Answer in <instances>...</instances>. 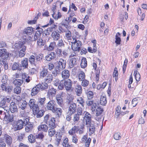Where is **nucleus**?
Wrapping results in <instances>:
<instances>
[{
  "label": "nucleus",
  "instance_id": "412c9836",
  "mask_svg": "<svg viewBox=\"0 0 147 147\" xmlns=\"http://www.w3.org/2000/svg\"><path fill=\"white\" fill-rule=\"evenodd\" d=\"M21 67H23L24 69H26L28 66V59L27 58H24L21 61V64L20 65Z\"/></svg>",
  "mask_w": 147,
  "mask_h": 147
},
{
  "label": "nucleus",
  "instance_id": "1a4fd4ad",
  "mask_svg": "<svg viewBox=\"0 0 147 147\" xmlns=\"http://www.w3.org/2000/svg\"><path fill=\"white\" fill-rule=\"evenodd\" d=\"M34 56L37 67H38L42 61L43 55L42 54H35Z\"/></svg>",
  "mask_w": 147,
  "mask_h": 147
},
{
  "label": "nucleus",
  "instance_id": "a211bd4d",
  "mask_svg": "<svg viewBox=\"0 0 147 147\" xmlns=\"http://www.w3.org/2000/svg\"><path fill=\"white\" fill-rule=\"evenodd\" d=\"M25 125H26L25 129L26 132H31L32 131L34 127L33 124L29 121L28 122L27 124H25Z\"/></svg>",
  "mask_w": 147,
  "mask_h": 147
},
{
  "label": "nucleus",
  "instance_id": "2eb2a0df",
  "mask_svg": "<svg viewBox=\"0 0 147 147\" xmlns=\"http://www.w3.org/2000/svg\"><path fill=\"white\" fill-rule=\"evenodd\" d=\"M9 110L12 113L17 112L18 111V109L16 103L13 102H11Z\"/></svg>",
  "mask_w": 147,
  "mask_h": 147
},
{
  "label": "nucleus",
  "instance_id": "b1692460",
  "mask_svg": "<svg viewBox=\"0 0 147 147\" xmlns=\"http://www.w3.org/2000/svg\"><path fill=\"white\" fill-rule=\"evenodd\" d=\"M61 74L63 78L65 79H67L70 76L69 71L68 70H64L62 72Z\"/></svg>",
  "mask_w": 147,
  "mask_h": 147
},
{
  "label": "nucleus",
  "instance_id": "6e6552de",
  "mask_svg": "<svg viewBox=\"0 0 147 147\" xmlns=\"http://www.w3.org/2000/svg\"><path fill=\"white\" fill-rule=\"evenodd\" d=\"M103 111V109L100 107L97 108L96 110V117L95 118L96 120L99 121L101 119L102 117L101 115Z\"/></svg>",
  "mask_w": 147,
  "mask_h": 147
},
{
  "label": "nucleus",
  "instance_id": "9d476101",
  "mask_svg": "<svg viewBox=\"0 0 147 147\" xmlns=\"http://www.w3.org/2000/svg\"><path fill=\"white\" fill-rule=\"evenodd\" d=\"M66 60L60 59L57 61V67L59 69H63L65 68L66 67Z\"/></svg>",
  "mask_w": 147,
  "mask_h": 147
},
{
  "label": "nucleus",
  "instance_id": "6e6d98bb",
  "mask_svg": "<svg viewBox=\"0 0 147 147\" xmlns=\"http://www.w3.org/2000/svg\"><path fill=\"white\" fill-rule=\"evenodd\" d=\"M80 116L76 114L74 115L73 121L75 123H77L80 120Z\"/></svg>",
  "mask_w": 147,
  "mask_h": 147
},
{
  "label": "nucleus",
  "instance_id": "f8f14e48",
  "mask_svg": "<svg viewBox=\"0 0 147 147\" xmlns=\"http://www.w3.org/2000/svg\"><path fill=\"white\" fill-rule=\"evenodd\" d=\"M7 114L4 120L7 122H12L13 121L14 116L13 115H10L9 114V110H6Z\"/></svg>",
  "mask_w": 147,
  "mask_h": 147
},
{
  "label": "nucleus",
  "instance_id": "7c9ffc66",
  "mask_svg": "<svg viewBox=\"0 0 147 147\" xmlns=\"http://www.w3.org/2000/svg\"><path fill=\"white\" fill-rule=\"evenodd\" d=\"M38 84L40 86L41 91L47 89L48 87V85L46 82H42L41 84L39 83Z\"/></svg>",
  "mask_w": 147,
  "mask_h": 147
},
{
  "label": "nucleus",
  "instance_id": "e2e57ef3",
  "mask_svg": "<svg viewBox=\"0 0 147 147\" xmlns=\"http://www.w3.org/2000/svg\"><path fill=\"white\" fill-rule=\"evenodd\" d=\"M52 17L55 19H58L60 18L61 17V14L59 12H58V14L57 15H55L54 13L52 15Z\"/></svg>",
  "mask_w": 147,
  "mask_h": 147
},
{
  "label": "nucleus",
  "instance_id": "bf43d9fd",
  "mask_svg": "<svg viewBox=\"0 0 147 147\" xmlns=\"http://www.w3.org/2000/svg\"><path fill=\"white\" fill-rule=\"evenodd\" d=\"M36 101L35 100L33 99H31L29 102V105L31 109H32V108H33V106L35 105V104Z\"/></svg>",
  "mask_w": 147,
  "mask_h": 147
},
{
  "label": "nucleus",
  "instance_id": "c756f323",
  "mask_svg": "<svg viewBox=\"0 0 147 147\" xmlns=\"http://www.w3.org/2000/svg\"><path fill=\"white\" fill-rule=\"evenodd\" d=\"M12 69L13 70H21L22 69L20 64L18 63H14L12 67Z\"/></svg>",
  "mask_w": 147,
  "mask_h": 147
},
{
  "label": "nucleus",
  "instance_id": "0eeeda50",
  "mask_svg": "<svg viewBox=\"0 0 147 147\" xmlns=\"http://www.w3.org/2000/svg\"><path fill=\"white\" fill-rule=\"evenodd\" d=\"M64 87L66 90L67 91H72L73 88L72 87V82L71 80L68 79L64 80Z\"/></svg>",
  "mask_w": 147,
  "mask_h": 147
},
{
  "label": "nucleus",
  "instance_id": "72a5a7b5",
  "mask_svg": "<svg viewBox=\"0 0 147 147\" xmlns=\"http://www.w3.org/2000/svg\"><path fill=\"white\" fill-rule=\"evenodd\" d=\"M7 143L9 145H10L12 143V138L7 134H5L4 136Z\"/></svg>",
  "mask_w": 147,
  "mask_h": 147
},
{
  "label": "nucleus",
  "instance_id": "7ed1b4c3",
  "mask_svg": "<svg viewBox=\"0 0 147 147\" xmlns=\"http://www.w3.org/2000/svg\"><path fill=\"white\" fill-rule=\"evenodd\" d=\"M24 45V42H20L15 44V46L17 49H20L19 53V55L21 57H24L26 53L25 51L26 50V47Z\"/></svg>",
  "mask_w": 147,
  "mask_h": 147
},
{
  "label": "nucleus",
  "instance_id": "4d7b16f0",
  "mask_svg": "<svg viewBox=\"0 0 147 147\" xmlns=\"http://www.w3.org/2000/svg\"><path fill=\"white\" fill-rule=\"evenodd\" d=\"M7 113L5 111L0 110V119L4 120Z\"/></svg>",
  "mask_w": 147,
  "mask_h": 147
},
{
  "label": "nucleus",
  "instance_id": "e433bc0d",
  "mask_svg": "<svg viewBox=\"0 0 147 147\" xmlns=\"http://www.w3.org/2000/svg\"><path fill=\"white\" fill-rule=\"evenodd\" d=\"M78 129V126H74L69 131V133L70 135H73L77 131Z\"/></svg>",
  "mask_w": 147,
  "mask_h": 147
},
{
  "label": "nucleus",
  "instance_id": "09e8293b",
  "mask_svg": "<svg viewBox=\"0 0 147 147\" xmlns=\"http://www.w3.org/2000/svg\"><path fill=\"white\" fill-rule=\"evenodd\" d=\"M79 79L80 81H82L85 79V73L82 71L80 72L78 76Z\"/></svg>",
  "mask_w": 147,
  "mask_h": 147
},
{
  "label": "nucleus",
  "instance_id": "f3484780",
  "mask_svg": "<svg viewBox=\"0 0 147 147\" xmlns=\"http://www.w3.org/2000/svg\"><path fill=\"white\" fill-rule=\"evenodd\" d=\"M35 30L34 28L32 27H27L24 29L23 33L24 34H26L28 36L32 34V32H33Z\"/></svg>",
  "mask_w": 147,
  "mask_h": 147
},
{
  "label": "nucleus",
  "instance_id": "37998d69",
  "mask_svg": "<svg viewBox=\"0 0 147 147\" xmlns=\"http://www.w3.org/2000/svg\"><path fill=\"white\" fill-rule=\"evenodd\" d=\"M62 138V136L60 134L58 135H57L56 139H55L56 142H55V144L56 145H59L61 141Z\"/></svg>",
  "mask_w": 147,
  "mask_h": 147
},
{
  "label": "nucleus",
  "instance_id": "f257e3e1",
  "mask_svg": "<svg viewBox=\"0 0 147 147\" xmlns=\"http://www.w3.org/2000/svg\"><path fill=\"white\" fill-rule=\"evenodd\" d=\"M55 101L53 100H50L47 103V106L48 110H51L53 113H56V117H59L61 115L62 111L60 108H57L55 107Z\"/></svg>",
  "mask_w": 147,
  "mask_h": 147
},
{
  "label": "nucleus",
  "instance_id": "423d86ee",
  "mask_svg": "<svg viewBox=\"0 0 147 147\" xmlns=\"http://www.w3.org/2000/svg\"><path fill=\"white\" fill-rule=\"evenodd\" d=\"M11 100L10 98H8L7 97L1 98L0 101V107L3 108L5 110L7 104L10 102Z\"/></svg>",
  "mask_w": 147,
  "mask_h": 147
},
{
  "label": "nucleus",
  "instance_id": "864d4df0",
  "mask_svg": "<svg viewBox=\"0 0 147 147\" xmlns=\"http://www.w3.org/2000/svg\"><path fill=\"white\" fill-rule=\"evenodd\" d=\"M21 88L19 86H17L14 90V93L17 94H20L21 92Z\"/></svg>",
  "mask_w": 147,
  "mask_h": 147
},
{
  "label": "nucleus",
  "instance_id": "39448f33",
  "mask_svg": "<svg viewBox=\"0 0 147 147\" xmlns=\"http://www.w3.org/2000/svg\"><path fill=\"white\" fill-rule=\"evenodd\" d=\"M29 119L28 118L24 119L23 120L20 119L18 120L17 122L16 127V130H20L22 129L23 127V125L27 124L28 122H29Z\"/></svg>",
  "mask_w": 147,
  "mask_h": 147
},
{
  "label": "nucleus",
  "instance_id": "58836bf2",
  "mask_svg": "<svg viewBox=\"0 0 147 147\" xmlns=\"http://www.w3.org/2000/svg\"><path fill=\"white\" fill-rule=\"evenodd\" d=\"M15 86H21L23 83V80L22 79H16L13 82Z\"/></svg>",
  "mask_w": 147,
  "mask_h": 147
},
{
  "label": "nucleus",
  "instance_id": "f704fd0d",
  "mask_svg": "<svg viewBox=\"0 0 147 147\" xmlns=\"http://www.w3.org/2000/svg\"><path fill=\"white\" fill-rule=\"evenodd\" d=\"M89 125V134L91 135L94 134L95 131V127L94 125L92 124H90Z\"/></svg>",
  "mask_w": 147,
  "mask_h": 147
},
{
  "label": "nucleus",
  "instance_id": "bb28decb",
  "mask_svg": "<svg viewBox=\"0 0 147 147\" xmlns=\"http://www.w3.org/2000/svg\"><path fill=\"white\" fill-rule=\"evenodd\" d=\"M48 126L46 124H42L39 125L38 127V129L39 131H42L45 132H47L48 128Z\"/></svg>",
  "mask_w": 147,
  "mask_h": 147
},
{
  "label": "nucleus",
  "instance_id": "cd10ccee",
  "mask_svg": "<svg viewBox=\"0 0 147 147\" xmlns=\"http://www.w3.org/2000/svg\"><path fill=\"white\" fill-rule=\"evenodd\" d=\"M29 61L31 64L37 67L35 60V56L34 55H31L29 57Z\"/></svg>",
  "mask_w": 147,
  "mask_h": 147
},
{
  "label": "nucleus",
  "instance_id": "0e129e2a",
  "mask_svg": "<svg viewBox=\"0 0 147 147\" xmlns=\"http://www.w3.org/2000/svg\"><path fill=\"white\" fill-rule=\"evenodd\" d=\"M41 36L38 35V33H35L34 36L33 41H35L36 40H37V41L39 39H40L42 38Z\"/></svg>",
  "mask_w": 147,
  "mask_h": 147
},
{
  "label": "nucleus",
  "instance_id": "f03ea898",
  "mask_svg": "<svg viewBox=\"0 0 147 147\" xmlns=\"http://www.w3.org/2000/svg\"><path fill=\"white\" fill-rule=\"evenodd\" d=\"M7 82L8 79L6 78L5 76V78L3 77L2 79V83L1 84L0 86L3 91L10 93L13 90V87L11 85L9 84Z\"/></svg>",
  "mask_w": 147,
  "mask_h": 147
},
{
  "label": "nucleus",
  "instance_id": "9b49d317",
  "mask_svg": "<svg viewBox=\"0 0 147 147\" xmlns=\"http://www.w3.org/2000/svg\"><path fill=\"white\" fill-rule=\"evenodd\" d=\"M78 58L76 57H72L69 60V67L71 68L77 65L78 63Z\"/></svg>",
  "mask_w": 147,
  "mask_h": 147
},
{
  "label": "nucleus",
  "instance_id": "052dcab7",
  "mask_svg": "<svg viewBox=\"0 0 147 147\" xmlns=\"http://www.w3.org/2000/svg\"><path fill=\"white\" fill-rule=\"evenodd\" d=\"M87 96L89 99H90L92 98L94 96V94L92 91H89L87 93Z\"/></svg>",
  "mask_w": 147,
  "mask_h": 147
},
{
  "label": "nucleus",
  "instance_id": "79ce46f5",
  "mask_svg": "<svg viewBox=\"0 0 147 147\" xmlns=\"http://www.w3.org/2000/svg\"><path fill=\"white\" fill-rule=\"evenodd\" d=\"M100 104L101 105L105 106L107 104V98L105 96H101L100 97Z\"/></svg>",
  "mask_w": 147,
  "mask_h": 147
},
{
  "label": "nucleus",
  "instance_id": "3c124183",
  "mask_svg": "<svg viewBox=\"0 0 147 147\" xmlns=\"http://www.w3.org/2000/svg\"><path fill=\"white\" fill-rule=\"evenodd\" d=\"M64 80L61 81L58 86V88L60 90H62L64 87Z\"/></svg>",
  "mask_w": 147,
  "mask_h": 147
},
{
  "label": "nucleus",
  "instance_id": "a18cd8bd",
  "mask_svg": "<svg viewBox=\"0 0 147 147\" xmlns=\"http://www.w3.org/2000/svg\"><path fill=\"white\" fill-rule=\"evenodd\" d=\"M56 46V43L54 41L50 43L49 46L47 48V50L49 51H52L54 48Z\"/></svg>",
  "mask_w": 147,
  "mask_h": 147
},
{
  "label": "nucleus",
  "instance_id": "5fc2aeb1",
  "mask_svg": "<svg viewBox=\"0 0 147 147\" xmlns=\"http://www.w3.org/2000/svg\"><path fill=\"white\" fill-rule=\"evenodd\" d=\"M47 73L48 70L47 69H44L40 73V77H44L46 76L47 75Z\"/></svg>",
  "mask_w": 147,
  "mask_h": 147
},
{
  "label": "nucleus",
  "instance_id": "20e7f679",
  "mask_svg": "<svg viewBox=\"0 0 147 147\" xmlns=\"http://www.w3.org/2000/svg\"><path fill=\"white\" fill-rule=\"evenodd\" d=\"M72 43L71 48L74 51L79 52L82 45L81 42L79 40H77L76 39L74 38L73 41L71 42Z\"/></svg>",
  "mask_w": 147,
  "mask_h": 147
},
{
  "label": "nucleus",
  "instance_id": "a878e982",
  "mask_svg": "<svg viewBox=\"0 0 147 147\" xmlns=\"http://www.w3.org/2000/svg\"><path fill=\"white\" fill-rule=\"evenodd\" d=\"M35 134H30L28 136V139L29 142L31 144L34 143L36 142V137L34 136Z\"/></svg>",
  "mask_w": 147,
  "mask_h": 147
},
{
  "label": "nucleus",
  "instance_id": "c85d7f7f",
  "mask_svg": "<svg viewBox=\"0 0 147 147\" xmlns=\"http://www.w3.org/2000/svg\"><path fill=\"white\" fill-rule=\"evenodd\" d=\"M27 103L25 100L23 102H20L18 103L19 108L20 109L24 110L26 107Z\"/></svg>",
  "mask_w": 147,
  "mask_h": 147
},
{
  "label": "nucleus",
  "instance_id": "5701e85b",
  "mask_svg": "<svg viewBox=\"0 0 147 147\" xmlns=\"http://www.w3.org/2000/svg\"><path fill=\"white\" fill-rule=\"evenodd\" d=\"M57 90L53 87L49 88V91L48 92V95L49 96L53 97L56 94Z\"/></svg>",
  "mask_w": 147,
  "mask_h": 147
},
{
  "label": "nucleus",
  "instance_id": "de8ad7c7",
  "mask_svg": "<svg viewBox=\"0 0 147 147\" xmlns=\"http://www.w3.org/2000/svg\"><path fill=\"white\" fill-rule=\"evenodd\" d=\"M134 75L137 81L138 82L140 79V75L139 73H138V71L135 70L134 71Z\"/></svg>",
  "mask_w": 147,
  "mask_h": 147
},
{
  "label": "nucleus",
  "instance_id": "dca6fc26",
  "mask_svg": "<svg viewBox=\"0 0 147 147\" xmlns=\"http://www.w3.org/2000/svg\"><path fill=\"white\" fill-rule=\"evenodd\" d=\"M76 107L77 106L76 104L74 103H72L70 104L67 112L74 114L76 111Z\"/></svg>",
  "mask_w": 147,
  "mask_h": 147
},
{
  "label": "nucleus",
  "instance_id": "aec40b11",
  "mask_svg": "<svg viewBox=\"0 0 147 147\" xmlns=\"http://www.w3.org/2000/svg\"><path fill=\"white\" fill-rule=\"evenodd\" d=\"M86 125L90 124L91 121V115L89 113L86 112L84 116Z\"/></svg>",
  "mask_w": 147,
  "mask_h": 147
},
{
  "label": "nucleus",
  "instance_id": "393cba45",
  "mask_svg": "<svg viewBox=\"0 0 147 147\" xmlns=\"http://www.w3.org/2000/svg\"><path fill=\"white\" fill-rule=\"evenodd\" d=\"M56 56L55 53L54 52H52L46 56V59L47 61H50L55 58Z\"/></svg>",
  "mask_w": 147,
  "mask_h": 147
},
{
  "label": "nucleus",
  "instance_id": "a19ab883",
  "mask_svg": "<svg viewBox=\"0 0 147 147\" xmlns=\"http://www.w3.org/2000/svg\"><path fill=\"white\" fill-rule=\"evenodd\" d=\"M55 128H50L48 130V132L49 135L51 137L53 136L56 133V130L55 129Z\"/></svg>",
  "mask_w": 147,
  "mask_h": 147
},
{
  "label": "nucleus",
  "instance_id": "c03bdc74",
  "mask_svg": "<svg viewBox=\"0 0 147 147\" xmlns=\"http://www.w3.org/2000/svg\"><path fill=\"white\" fill-rule=\"evenodd\" d=\"M121 133L119 132H115L113 135L114 138L116 140H119L121 138Z\"/></svg>",
  "mask_w": 147,
  "mask_h": 147
},
{
  "label": "nucleus",
  "instance_id": "ddd939ff",
  "mask_svg": "<svg viewBox=\"0 0 147 147\" xmlns=\"http://www.w3.org/2000/svg\"><path fill=\"white\" fill-rule=\"evenodd\" d=\"M61 32L58 30L53 31L51 34V36L54 41L58 40L60 38V34Z\"/></svg>",
  "mask_w": 147,
  "mask_h": 147
},
{
  "label": "nucleus",
  "instance_id": "8fccbe9b",
  "mask_svg": "<svg viewBox=\"0 0 147 147\" xmlns=\"http://www.w3.org/2000/svg\"><path fill=\"white\" fill-rule=\"evenodd\" d=\"M6 49H0V57H3L5 55H8V54L6 52Z\"/></svg>",
  "mask_w": 147,
  "mask_h": 147
},
{
  "label": "nucleus",
  "instance_id": "ea45409f",
  "mask_svg": "<svg viewBox=\"0 0 147 147\" xmlns=\"http://www.w3.org/2000/svg\"><path fill=\"white\" fill-rule=\"evenodd\" d=\"M87 61L86 58L83 57L82 59L81 62L80 64L81 67L84 68L87 66Z\"/></svg>",
  "mask_w": 147,
  "mask_h": 147
},
{
  "label": "nucleus",
  "instance_id": "4468645a",
  "mask_svg": "<svg viewBox=\"0 0 147 147\" xmlns=\"http://www.w3.org/2000/svg\"><path fill=\"white\" fill-rule=\"evenodd\" d=\"M55 118L54 117L51 118L50 120H48V121L46 122V124L49 128H56V125L55 124Z\"/></svg>",
  "mask_w": 147,
  "mask_h": 147
},
{
  "label": "nucleus",
  "instance_id": "603ef678",
  "mask_svg": "<svg viewBox=\"0 0 147 147\" xmlns=\"http://www.w3.org/2000/svg\"><path fill=\"white\" fill-rule=\"evenodd\" d=\"M37 45L39 47H41L45 45V43L43 41L42 38L39 39L38 40L37 42Z\"/></svg>",
  "mask_w": 147,
  "mask_h": 147
},
{
  "label": "nucleus",
  "instance_id": "2f4dec72",
  "mask_svg": "<svg viewBox=\"0 0 147 147\" xmlns=\"http://www.w3.org/2000/svg\"><path fill=\"white\" fill-rule=\"evenodd\" d=\"M88 140L90 141V143L91 142V139L90 138H88V136L86 135H84L81 139V142L82 143H85V146L87 145V142Z\"/></svg>",
  "mask_w": 147,
  "mask_h": 147
},
{
  "label": "nucleus",
  "instance_id": "49530a36",
  "mask_svg": "<svg viewBox=\"0 0 147 147\" xmlns=\"http://www.w3.org/2000/svg\"><path fill=\"white\" fill-rule=\"evenodd\" d=\"M53 76L51 74H49L45 79V80L47 83H50L53 79Z\"/></svg>",
  "mask_w": 147,
  "mask_h": 147
},
{
  "label": "nucleus",
  "instance_id": "680f3d73",
  "mask_svg": "<svg viewBox=\"0 0 147 147\" xmlns=\"http://www.w3.org/2000/svg\"><path fill=\"white\" fill-rule=\"evenodd\" d=\"M77 101L79 103L81 106H82V107H84L85 102L83 98L82 97H80L77 100Z\"/></svg>",
  "mask_w": 147,
  "mask_h": 147
},
{
  "label": "nucleus",
  "instance_id": "774afa93",
  "mask_svg": "<svg viewBox=\"0 0 147 147\" xmlns=\"http://www.w3.org/2000/svg\"><path fill=\"white\" fill-rule=\"evenodd\" d=\"M25 136L24 134H20L18 136L17 140L19 141H22Z\"/></svg>",
  "mask_w": 147,
  "mask_h": 147
},
{
  "label": "nucleus",
  "instance_id": "13d9d810",
  "mask_svg": "<svg viewBox=\"0 0 147 147\" xmlns=\"http://www.w3.org/2000/svg\"><path fill=\"white\" fill-rule=\"evenodd\" d=\"M57 45L59 47L62 48L64 47L65 44L63 43V40L61 39L58 40Z\"/></svg>",
  "mask_w": 147,
  "mask_h": 147
},
{
  "label": "nucleus",
  "instance_id": "4be33fe9",
  "mask_svg": "<svg viewBox=\"0 0 147 147\" xmlns=\"http://www.w3.org/2000/svg\"><path fill=\"white\" fill-rule=\"evenodd\" d=\"M45 111L42 110H39V109L38 110H36L34 112V115H36L37 118H40L43 115Z\"/></svg>",
  "mask_w": 147,
  "mask_h": 147
},
{
  "label": "nucleus",
  "instance_id": "c9c22d12",
  "mask_svg": "<svg viewBox=\"0 0 147 147\" xmlns=\"http://www.w3.org/2000/svg\"><path fill=\"white\" fill-rule=\"evenodd\" d=\"M65 36L66 38L68 40H71L72 38H74L72 36H71V32L68 30H67L65 31Z\"/></svg>",
  "mask_w": 147,
  "mask_h": 147
},
{
  "label": "nucleus",
  "instance_id": "6ab92c4d",
  "mask_svg": "<svg viewBox=\"0 0 147 147\" xmlns=\"http://www.w3.org/2000/svg\"><path fill=\"white\" fill-rule=\"evenodd\" d=\"M41 90L40 88V86L38 84L32 90L31 95L32 96L36 95Z\"/></svg>",
  "mask_w": 147,
  "mask_h": 147
},
{
  "label": "nucleus",
  "instance_id": "473e14b6",
  "mask_svg": "<svg viewBox=\"0 0 147 147\" xmlns=\"http://www.w3.org/2000/svg\"><path fill=\"white\" fill-rule=\"evenodd\" d=\"M56 98L58 104L62 107L63 105V100L61 95L60 94L57 95Z\"/></svg>",
  "mask_w": 147,
  "mask_h": 147
},
{
  "label": "nucleus",
  "instance_id": "338daca9",
  "mask_svg": "<svg viewBox=\"0 0 147 147\" xmlns=\"http://www.w3.org/2000/svg\"><path fill=\"white\" fill-rule=\"evenodd\" d=\"M73 114L67 112L66 114V120L67 121H69L71 118V115Z\"/></svg>",
  "mask_w": 147,
  "mask_h": 147
},
{
  "label": "nucleus",
  "instance_id": "69168bd1",
  "mask_svg": "<svg viewBox=\"0 0 147 147\" xmlns=\"http://www.w3.org/2000/svg\"><path fill=\"white\" fill-rule=\"evenodd\" d=\"M82 84L83 86L86 87L89 84V81L85 79L82 80Z\"/></svg>",
  "mask_w": 147,
  "mask_h": 147
},
{
  "label": "nucleus",
  "instance_id": "4c0bfd02",
  "mask_svg": "<svg viewBox=\"0 0 147 147\" xmlns=\"http://www.w3.org/2000/svg\"><path fill=\"white\" fill-rule=\"evenodd\" d=\"M76 92L78 96H80L82 92V88L81 86L77 85L76 87Z\"/></svg>",
  "mask_w": 147,
  "mask_h": 147
}]
</instances>
